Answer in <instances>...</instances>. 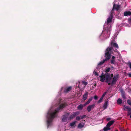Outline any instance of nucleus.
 <instances>
[{"mask_svg": "<svg viewBox=\"0 0 131 131\" xmlns=\"http://www.w3.org/2000/svg\"><path fill=\"white\" fill-rule=\"evenodd\" d=\"M115 121L114 120L111 121L109 122L106 125V126L110 128V127L114 123Z\"/></svg>", "mask_w": 131, "mask_h": 131, "instance_id": "obj_10", "label": "nucleus"}, {"mask_svg": "<svg viewBox=\"0 0 131 131\" xmlns=\"http://www.w3.org/2000/svg\"><path fill=\"white\" fill-rule=\"evenodd\" d=\"M65 104H62L60 105L59 107L56 108L54 111L51 113H48V119L47 121V127H48L50 125L53 119L56 116V114L59 110L64 108L65 106Z\"/></svg>", "mask_w": 131, "mask_h": 131, "instance_id": "obj_2", "label": "nucleus"}, {"mask_svg": "<svg viewBox=\"0 0 131 131\" xmlns=\"http://www.w3.org/2000/svg\"><path fill=\"white\" fill-rule=\"evenodd\" d=\"M79 114V113L78 112H73V113L70 115L69 116V117L68 118V120H71V119L75 118L76 116Z\"/></svg>", "mask_w": 131, "mask_h": 131, "instance_id": "obj_5", "label": "nucleus"}, {"mask_svg": "<svg viewBox=\"0 0 131 131\" xmlns=\"http://www.w3.org/2000/svg\"><path fill=\"white\" fill-rule=\"evenodd\" d=\"M98 97L96 95H95L94 96V98L95 100H97L98 99Z\"/></svg>", "mask_w": 131, "mask_h": 131, "instance_id": "obj_37", "label": "nucleus"}, {"mask_svg": "<svg viewBox=\"0 0 131 131\" xmlns=\"http://www.w3.org/2000/svg\"><path fill=\"white\" fill-rule=\"evenodd\" d=\"M127 102L128 104L131 106V100H130L128 99L127 101Z\"/></svg>", "mask_w": 131, "mask_h": 131, "instance_id": "obj_30", "label": "nucleus"}, {"mask_svg": "<svg viewBox=\"0 0 131 131\" xmlns=\"http://www.w3.org/2000/svg\"><path fill=\"white\" fill-rule=\"evenodd\" d=\"M107 92H105L103 94L102 97H103V98L107 94Z\"/></svg>", "mask_w": 131, "mask_h": 131, "instance_id": "obj_36", "label": "nucleus"}, {"mask_svg": "<svg viewBox=\"0 0 131 131\" xmlns=\"http://www.w3.org/2000/svg\"><path fill=\"white\" fill-rule=\"evenodd\" d=\"M130 118H131V115H130Z\"/></svg>", "mask_w": 131, "mask_h": 131, "instance_id": "obj_47", "label": "nucleus"}, {"mask_svg": "<svg viewBox=\"0 0 131 131\" xmlns=\"http://www.w3.org/2000/svg\"><path fill=\"white\" fill-rule=\"evenodd\" d=\"M111 119V118H106V120L108 121H110Z\"/></svg>", "mask_w": 131, "mask_h": 131, "instance_id": "obj_40", "label": "nucleus"}, {"mask_svg": "<svg viewBox=\"0 0 131 131\" xmlns=\"http://www.w3.org/2000/svg\"><path fill=\"white\" fill-rule=\"evenodd\" d=\"M115 131H118V130H116Z\"/></svg>", "mask_w": 131, "mask_h": 131, "instance_id": "obj_48", "label": "nucleus"}, {"mask_svg": "<svg viewBox=\"0 0 131 131\" xmlns=\"http://www.w3.org/2000/svg\"><path fill=\"white\" fill-rule=\"evenodd\" d=\"M110 47H109L108 48H112V50L114 51L115 52H117V50H114L113 49V47H114L118 49L119 48V47L118 44L115 42H114L113 41H112L110 44Z\"/></svg>", "mask_w": 131, "mask_h": 131, "instance_id": "obj_4", "label": "nucleus"}, {"mask_svg": "<svg viewBox=\"0 0 131 131\" xmlns=\"http://www.w3.org/2000/svg\"><path fill=\"white\" fill-rule=\"evenodd\" d=\"M84 124L82 123H80L78 125V128L81 129L83 128L84 126Z\"/></svg>", "mask_w": 131, "mask_h": 131, "instance_id": "obj_17", "label": "nucleus"}, {"mask_svg": "<svg viewBox=\"0 0 131 131\" xmlns=\"http://www.w3.org/2000/svg\"><path fill=\"white\" fill-rule=\"evenodd\" d=\"M105 61H106L104 59L103 60V61H101L98 64V66H100L101 65H102L105 62Z\"/></svg>", "mask_w": 131, "mask_h": 131, "instance_id": "obj_23", "label": "nucleus"}, {"mask_svg": "<svg viewBox=\"0 0 131 131\" xmlns=\"http://www.w3.org/2000/svg\"><path fill=\"white\" fill-rule=\"evenodd\" d=\"M111 68H106L105 69V72L106 73H108L110 71Z\"/></svg>", "mask_w": 131, "mask_h": 131, "instance_id": "obj_22", "label": "nucleus"}, {"mask_svg": "<svg viewBox=\"0 0 131 131\" xmlns=\"http://www.w3.org/2000/svg\"><path fill=\"white\" fill-rule=\"evenodd\" d=\"M88 92H86L83 95V98L84 100H85L87 99L88 96Z\"/></svg>", "mask_w": 131, "mask_h": 131, "instance_id": "obj_12", "label": "nucleus"}, {"mask_svg": "<svg viewBox=\"0 0 131 131\" xmlns=\"http://www.w3.org/2000/svg\"><path fill=\"white\" fill-rule=\"evenodd\" d=\"M115 57L114 56H112V59H115Z\"/></svg>", "mask_w": 131, "mask_h": 131, "instance_id": "obj_41", "label": "nucleus"}, {"mask_svg": "<svg viewBox=\"0 0 131 131\" xmlns=\"http://www.w3.org/2000/svg\"><path fill=\"white\" fill-rule=\"evenodd\" d=\"M111 68H114V67H112Z\"/></svg>", "mask_w": 131, "mask_h": 131, "instance_id": "obj_46", "label": "nucleus"}, {"mask_svg": "<svg viewBox=\"0 0 131 131\" xmlns=\"http://www.w3.org/2000/svg\"><path fill=\"white\" fill-rule=\"evenodd\" d=\"M104 30L107 32L108 35L109 34V35H110V31L111 30L110 27H105L104 28Z\"/></svg>", "mask_w": 131, "mask_h": 131, "instance_id": "obj_8", "label": "nucleus"}, {"mask_svg": "<svg viewBox=\"0 0 131 131\" xmlns=\"http://www.w3.org/2000/svg\"><path fill=\"white\" fill-rule=\"evenodd\" d=\"M123 106L124 107V108H123V110L124 111H126V109L128 110V111H129V109H130V107H129L128 106H126L125 105H124Z\"/></svg>", "mask_w": 131, "mask_h": 131, "instance_id": "obj_21", "label": "nucleus"}, {"mask_svg": "<svg viewBox=\"0 0 131 131\" xmlns=\"http://www.w3.org/2000/svg\"><path fill=\"white\" fill-rule=\"evenodd\" d=\"M119 129L121 131H125V130L123 127H120Z\"/></svg>", "mask_w": 131, "mask_h": 131, "instance_id": "obj_35", "label": "nucleus"}, {"mask_svg": "<svg viewBox=\"0 0 131 131\" xmlns=\"http://www.w3.org/2000/svg\"><path fill=\"white\" fill-rule=\"evenodd\" d=\"M115 62V59H112L111 61V64H114Z\"/></svg>", "mask_w": 131, "mask_h": 131, "instance_id": "obj_31", "label": "nucleus"}, {"mask_svg": "<svg viewBox=\"0 0 131 131\" xmlns=\"http://www.w3.org/2000/svg\"><path fill=\"white\" fill-rule=\"evenodd\" d=\"M128 75L129 77H131V73H129L128 74Z\"/></svg>", "mask_w": 131, "mask_h": 131, "instance_id": "obj_43", "label": "nucleus"}, {"mask_svg": "<svg viewBox=\"0 0 131 131\" xmlns=\"http://www.w3.org/2000/svg\"><path fill=\"white\" fill-rule=\"evenodd\" d=\"M129 111H128V115H129L131 114V108L130 107V109H129Z\"/></svg>", "mask_w": 131, "mask_h": 131, "instance_id": "obj_32", "label": "nucleus"}, {"mask_svg": "<svg viewBox=\"0 0 131 131\" xmlns=\"http://www.w3.org/2000/svg\"><path fill=\"white\" fill-rule=\"evenodd\" d=\"M121 92L122 96L123 98L124 99L126 98V97L125 94V92L124 91H122Z\"/></svg>", "mask_w": 131, "mask_h": 131, "instance_id": "obj_25", "label": "nucleus"}, {"mask_svg": "<svg viewBox=\"0 0 131 131\" xmlns=\"http://www.w3.org/2000/svg\"><path fill=\"white\" fill-rule=\"evenodd\" d=\"M86 115H84L82 116H80V117H81V119H82L83 118H85L86 117Z\"/></svg>", "mask_w": 131, "mask_h": 131, "instance_id": "obj_34", "label": "nucleus"}, {"mask_svg": "<svg viewBox=\"0 0 131 131\" xmlns=\"http://www.w3.org/2000/svg\"><path fill=\"white\" fill-rule=\"evenodd\" d=\"M82 84H84V85L83 86H82V88L84 87L88 84V83L87 82H86L84 81H82Z\"/></svg>", "mask_w": 131, "mask_h": 131, "instance_id": "obj_19", "label": "nucleus"}, {"mask_svg": "<svg viewBox=\"0 0 131 131\" xmlns=\"http://www.w3.org/2000/svg\"><path fill=\"white\" fill-rule=\"evenodd\" d=\"M108 74L109 75V82H110V83H111L112 81H111V80L112 79V80H113V78L114 77V76H115L114 75L113 76V74H112L110 75V74Z\"/></svg>", "mask_w": 131, "mask_h": 131, "instance_id": "obj_16", "label": "nucleus"}, {"mask_svg": "<svg viewBox=\"0 0 131 131\" xmlns=\"http://www.w3.org/2000/svg\"><path fill=\"white\" fill-rule=\"evenodd\" d=\"M93 98V97L92 96L88 100V101L84 104V106H85L89 103L92 100Z\"/></svg>", "mask_w": 131, "mask_h": 131, "instance_id": "obj_11", "label": "nucleus"}, {"mask_svg": "<svg viewBox=\"0 0 131 131\" xmlns=\"http://www.w3.org/2000/svg\"><path fill=\"white\" fill-rule=\"evenodd\" d=\"M128 64L129 65V67L131 69V62H129Z\"/></svg>", "mask_w": 131, "mask_h": 131, "instance_id": "obj_38", "label": "nucleus"}, {"mask_svg": "<svg viewBox=\"0 0 131 131\" xmlns=\"http://www.w3.org/2000/svg\"><path fill=\"white\" fill-rule=\"evenodd\" d=\"M84 106V105H83L82 104H81L78 106L77 108L79 110H81L83 108V107Z\"/></svg>", "mask_w": 131, "mask_h": 131, "instance_id": "obj_18", "label": "nucleus"}, {"mask_svg": "<svg viewBox=\"0 0 131 131\" xmlns=\"http://www.w3.org/2000/svg\"><path fill=\"white\" fill-rule=\"evenodd\" d=\"M95 106V105L93 104L92 105H89L88 106L87 108V110L88 112H90L91 111V109L93 108Z\"/></svg>", "mask_w": 131, "mask_h": 131, "instance_id": "obj_9", "label": "nucleus"}, {"mask_svg": "<svg viewBox=\"0 0 131 131\" xmlns=\"http://www.w3.org/2000/svg\"><path fill=\"white\" fill-rule=\"evenodd\" d=\"M112 16H111L109 17L107 19V24L109 23L112 21Z\"/></svg>", "mask_w": 131, "mask_h": 131, "instance_id": "obj_14", "label": "nucleus"}, {"mask_svg": "<svg viewBox=\"0 0 131 131\" xmlns=\"http://www.w3.org/2000/svg\"><path fill=\"white\" fill-rule=\"evenodd\" d=\"M122 102V100L120 98L118 99L117 102V103L118 104H121Z\"/></svg>", "mask_w": 131, "mask_h": 131, "instance_id": "obj_20", "label": "nucleus"}, {"mask_svg": "<svg viewBox=\"0 0 131 131\" xmlns=\"http://www.w3.org/2000/svg\"><path fill=\"white\" fill-rule=\"evenodd\" d=\"M110 129H111L109 127L106 126V127H104L103 128V130L104 131H107L108 130H110Z\"/></svg>", "mask_w": 131, "mask_h": 131, "instance_id": "obj_26", "label": "nucleus"}, {"mask_svg": "<svg viewBox=\"0 0 131 131\" xmlns=\"http://www.w3.org/2000/svg\"><path fill=\"white\" fill-rule=\"evenodd\" d=\"M71 89L72 87L71 86L66 87L64 88V92L65 93H67L71 90Z\"/></svg>", "mask_w": 131, "mask_h": 131, "instance_id": "obj_7", "label": "nucleus"}, {"mask_svg": "<svg viewBox=\"0 0 131 131\" xmlns=\"http://www.w3.org/2000/svg\"><path fill=\"white\" fill-rule=\"evenodd\" d=\"M76 119L77 120L79 121L80 120L81 118L79 116H78L76 117Z\"/></svg>", "mask_w": 131, "mask_h": 131, "instance_id": "obj_33", "label": "nucleus"}, {"mask_svg": "<svg viewBox=\"0 0 131 131\" xmlns=\"http://www.w3.org/2000/svg\"><path fill=\"white\" fill-rule=\"evenodd\" d=\"M120 5H116L115 4L114 9H116V10H118L120 8Z\"/></svg>", "mask_w": 131, "mask_h": 131, "instance_id": "obj_24", "label": "nucleus"}, {"mask_svg": "<svg viewBox=\"0 0 131 131\" xmlns=\"http://www.w3.org/2000/svg\"><path fill=\"white\" fill-rule=\"evenodd\" d=\"M128 21L129 23H131V19H129Z\"/></svg>", "mask_w": 131, "mask_h": 131, "instance_id": "obj_42", "label": "nucleus"}, {"mask_svg": "<svg viewBox=\"0 0 131 131\" xmlns=\"http://www.w3.org/2000/svg\"><path fill=\"white\" fill-rule=\"evenodd\" d=\"M119 74H117L115 75L113 78L111 83H110V82H109V76L108 73H105L104 74L102 73L101 75L99 76V77L100 78V80L102 82H103L105 80V82L107 83L108 85H111L112 86H113L114 85L116 84V82L119 78Z\"/></svg>", "mask_w": 131, "mask_h": 131, "instance_id": "obj_1", "label": "nucleus"}, {"mask_svg": "<svg viewBox=\"0 0 131 131\" xmlns=\"http://www.w3.org/2000/svg\"><path fill=\"white\" fill-rule=\"evenodd\" d=\"M75 123H76L75 121L73 122H72V123H71L70 124V126L71 127L75 125Z\"/></svg>", "mask_w": 131, "mask_h": 131, "instance_id": "obj_29", "label": "nucleus"}, {"mask_svg": "<svg viewBox=\"0 0 131 131\" xmlns=\"http://www.w3.org/2000/svg\"><path fill=\"white\" fill-rule=\"evenodd\" d=\"M131 15V12L130 11H127L125 12L124 13V15L125 16H130Z\"/></svg>", "mask_w": 131, "mask_h": 131, "instance_id": "obj_15", "label": "nucleus"}, {"mask_svg": "<svg viewBox=\"0 0 131 131\" xmlns=\"http://www.w3.org/2000/svg\"><path fill=\"white\" fill-rule=\"evenodd\" d=\"M96 83H95L94 84V86H96Z\"/></svg>", "mask_w": 131, "mask_h": 131, "instance_id": "obj_45", "label": "nucleus"}, {"mask_svg": "<svg viewBox=\"0 0 131 131\" xmlns=\"http://www.w3.org/2000/svg\"><path fill=\"white\" fill-rule=\"evenodd\" d=\"M94 73L95 74V75L96 76H98V75H99L98 74V73L97 72H95Z\"/></svg>", "mask_w": 131, "mask_h": 131, "instance_id": "obj_39", "label": "nucleus"}, {"mask_svg": "<svg viewBox=\"0 0 131 131\" xmlns=\"http://www.w3.org/2000/svg\"><path fill=\"white\" fill-rule=\"evenodd\" d=\"M112 48H107L106 49V52L105 53V58L104 59L106 61L109 60L111 58V51Z\"/></svg>", "mask_w": 131, "mask_h": 131, "instance_id": "obj_3", "label": "nucleus"}, {"mask_svg": "<svg viewBox=\"0 0 131 131\" xmlns=\"http://www.w3.org/2000/svg\"><path fill=\"white\" fill-rule=\"evenodd\" d=\"M103 99V98L102 97H101L100 100L97 101V103L99 104L100 103L102 102Z\"/></svg>", "mask_w": 131, "mask_h": 131, "instance_id": "obj_28", "label": "nucleus"}, {"mask_svg": "<svg viewBox=\"0 0 131 131\" xmlns=\"http://www.w3.org/2000/svg\"><path fill=\"white\" fill-rule=\"evenodd\" d=\"M69 115V113H66L65 114L62 116V122H66L67 121V119Z\"/></svg>", "mask_w": 131, "mask_h": 131, "instance_id": "obj_6", "label": "nucleus"}, {"mask_svg": "<svg viewBox=\"0 0 131 131\" xmlns=\"http://www.w3.org/2000/svg\"><path fill=\"white\" fill-rule=\"evenodd\" d=\"M78 87L79 88H81V85L80 84L79 85V86H78Z\"/></svg>", "mask_w": 131, "mask_h": 131, "instance_id": "obj_44", "label": "nucleus"}, {"mask_svg": "<svg viewBox=\"0 0 131 131\" xmlns=\"http://www.w3.org/2000/svg\"><path fill=\"white\" fill-rule=\"evenodd\" d=\"M108 104V101L105 102L103 105L104 109L105 110L107 108Z\"/></svg>", "mask_w": 131, "mask_h": 131, "instance_id": "obj_13", "label": "nucleus"}, {"mask_svg": "<svg viewBox=\"0 0 131 131\" xmlns=\"http://www.w3.org/2000/svg\"><path fill=\"white\" fill-rule=\"evenodd\" d=\"M115 4H114L113 5V9H112V10L111 11V14H113L114 13V10L115 9H115Z\"/></svg>", "mask_w": 131, "mask_h": 131, "instance_id": "obj_27", "label": "nucleus"}]
</instances>
